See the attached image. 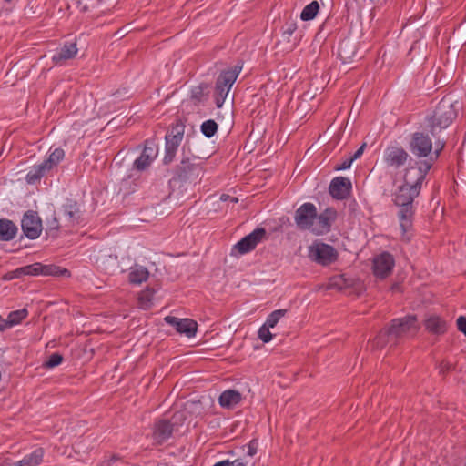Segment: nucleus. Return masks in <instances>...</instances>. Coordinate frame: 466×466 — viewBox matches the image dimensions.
Instances as JSON below:
<instances>
[{"instance_id":"obj_31","label":"nucleus","mask_w":466,"mask_h":466,"mask_svg":"<svg viewBox=\"0 0 466 466\" xmlns=\"http://www.w3.org/2000/svg\"><path fill=\"white\" fill-rule=\"evenodd\" d=\"M28 315L26 309H21L18 310L11 311L7 318L5 319L6 323V329L11 328L15 325L19 324Z\"/></svg>"},{"instance_id":"obj_37","label":"nucleus","mask_w":466,"mask_h":466,"mask_svg":"<svg viewBox=\"0 0 466 466\" xmlns=\"http://www.w3.org/2000/svg\"><path fill=\"white\" fill-rule=\"evenodd\" d=\"M288 312L287 309H277V310H274L273 312H271L266 322L264 323V325L269 327V328H274L279 320L284 317L286 315V313Z\"/></svg>"},{"instance_id":"obj_55","label":"nucleus","mask_w":466,"mask_h":466,"mask_svg":"<svg viewBox=\"0 0 466 466\" xmlns=\"http://www.w3.org/2000/svg\"><path fill=\"white\" fill-rule=\"evenodd\" d=\"M399 288H400L399 284H393V285L391 286V289H392V290H398V289H399Z\"/></svg>"},{"instance_id":"obj_43","label":"nucleus","mask_w":466,"mask_h":466,"mask_svg":"<svg viewBox=\"0 0 466 466\" xmlns=\"http://www.w3.org/2000/svg\"><path fill=\"white\" fill-rule=\"evenodd\" d=\"M59 228V222L55 213L52 218L47 220V231L57 230Z\"/></svg>"},{"instance_id":"obj_5","label":"nucleus","mask_w":466,"mask_h":466,"mask_svg":"<svg viewBox=\"0 0 466 466\" xmlns=\"http://www.w3.org/2000/svg\"><path fill=\"white\" fill-rule=\"evenodd\" d=\"M390 331V336L394 338L397 341L407 335H414L420 329L418 319L415 315H409L400 319L391 320L390 325L387 328Z\"/></svg>"},{"instance_id":"obj_16","label":"nucleus","mask_w":466,"mask_h":466,"mask_svg":"<svg viewBox=\"0 0 466 466\" xmlns=\"http://www.w3.org/2000/svg\"><path fill=\"white\" fill-rule=\"evenodd\" d=\"M165 321L175 327L178 333L184 334L187 338H192L196 335L198 324L193 319H178L177 317L167 316L165 318Z\"/></svg>"},{"instance_id":"obj_27","label":"nucleus","mask_w":466,"mask_h":466,"mask_svg":"<svg viewBox=\"0 0 466 466\" xmlns=\"http://www.w3.org/2000/svg\"><path fill=\"white\" fill-rule=\"evenodd\" d=\"M43 456V449H35L30 454L25 456L21 461H16V466H37L42 462Z\"/></svg>"},{"instance_id":"obj_47","label":"nucleus","mask_w":466,"mask_h":466,"mask_svg":"<svg viewBox=\"0 0 466 466\" xmlns=\"http://www.w3.org/2000/svg\"><path fill=\"white\" fill-rule=\"evenodd\" d=\"M120 460H121V458L119 456L111 455L108 459H106L101 462V466H111L116 461H120Z\"/></svg>"},{"instance_id":"obj_36","label":"nucleus","mask_w":466,"mask_h":466,"mask_svg":"<svg viewBox=\"0 0 466 466\" xmlns=\"http://www.w3.org/2000/svg\"><path fill=\"white\" fill-rule=\"evenodd\" d=\"M195 165L190 163L189 158L182 159L177 167V174L180 178H185L187 173L194 169Z\"/></svg>"},{"instance_id":"obj_51","label":"nucleus","mask_w":466,"mask_h":466,"mask_svg":"<svg viewBox=\"0 0 466 466\" xmlns=\"http://www.w3.org/2000/svg\"><path fill=\"white\" fill-rule=\"evenodd\" d=\"M5 329H6V323L5 320L0 315V330L3 331Z\"/></svg>"},{"instance_id":"obj_53","label":"nucleus","mask_w":466,"mask_h":466,"mask_svg":"<svg viewBox=\"0 0 466 466\" xmlns=\"http://www.w3.org/2000/svg\"><path fill=\"white\" fill-rule=\"evenodd\" d=\"M232 203H238V199L236 197H230L228 199Z\"/></svg>"},{"instance_id":"obj_18","label":"nucleus","mask_w":466,"mask_h":466,"mask_svg":"<svg viewBox=\"0 0 466 466\" xmlns=\"http://www.w3.org/2000/svg\"><path fill=\"white\" fill-rule=\"evenodd\" d=\"M351 189V182L349 178L337 177L330 182L329 190L330 195L336 199L346 198Z\"/></svg>"},{"instance_id":"obj_10","label":"nucleus","mask_w":466,"mask_h":466,"mask_svg":"<svg viewBox=\"0 0 466 466\" xmlns=\"http://www.w3.org/2000/svg\"><path fill=\"white\" fill-rule=\"evenodd\" d=\"M21 227L24 234L30 239L37 238L43 229L41 218L37 212L32 210L25 213Z\"/></svg>"},{"instance_id":"obj_23","label":"nucleus","mask_w":466,"mask_h":466,"mask_svg":"<svg viewBox=\"0 0 466 466\" xmlns=\"http://www.w3.org/2000/svg\"><path fill=\"white\" fill-rule=\"evenodd\" d=\"M355 279L345 274L336 275L329 279L328 287L330 289L346 290L354 286Z\"/></svg>"},{"instance_id":"obj_42","label":"nucleus","mask_w":466,"mask_h":466,"mask_svg":"<svg viewBox=\"0 0 466 466\" xmlns=\"http://www.w3.org/2000/svg\"><path fill=\"white\" fill-rule=\"evenodd\" d=\"M353 163V160L352 158H350V157H347L346 159L342 160L341 163H339L337 164L335 167H334V169L335 170H345V169H348L350 167L351 164Z\"/></svg>"},{"instance_id":"obj_46","label":"nucleus","mask_w":466,"mask_h":466,"mask_svg":"<svg viewBox=\"0 0 466 466\" xmlns=\"http://www.w3.org/2000/svg\"><path fill=\"white\" fill-rule=\"evenodd\" d=\"M297 29V25L295 22L286 23L283 34L287 35H291Z\"/></svg>"},{"instance_id":"obj_4","label":"nucleus","mask_w":466,"mask_h":466,"mask_svg":"<svg viewBox=\"0 0 466 466\" xmlns=\"http://www.w3.org/2000/svg\"><path fill=\"white\" fill-rule=\"evenodd\" d=\"M185 133V125L181 120H177L172 125L166 135V154L163 159L165 164L171 163L176 156L177 150L182 142Z\"/></svg>"},{"instance_id":"obj_1","label":"nucleus","mask_w":466,"mask_h":466,"mask_svg":"<svg viewBox=\"0 0 466 466\" xmlns=\"http://www.w3.org/2000/svg\"><path fill=\"white\" fill-rule=\"evenodd\" d=\"M420 187H410L406 185L400 186L393 195V201L400 207L399 219L401 229L402 240L408 242L410 239V229L412 227V218L414 215L413 200L419 196Z\"/></svg>"},{"instance_id":"obj_9","label":"nucleus","mask_w":466,"mask_h":466,"mask_svg":"<svg viewBox=\"0 0 466 466\" xmlns=\"http://www.w3.org/2000/svg\"><path fill=\"white\" fill-rule=\"evenodd\" d=\"M395 266L393 256L387 252H381L373 258L372 271L376 278L385 279L390 276Z\"/></svg>"},{"instance_id":"obj_13","label":"nucleus","mask_w":466,"mask_h":466,"mask_svg":"<svg viewBox=\"0 0 466 466\" xmlns=\"http://www.w3.org/2000/svg\"><path fill=\"white\" fill-rule=\"evenodd\" d=\"M409 158V154L402 147H389L384 152V161L387 167H393L395 169L403 167Z\"/></svg>"},{"instance_id":"obj_33","label":"nucleus","mask_w":466,"mask_h":466,"mask_svg":"<svg viewBox=\"0 0 466 466\" xmlns=\"http://www.w3.org/2000/svg\"><path fill=\"white\" fill-rule=\"evenodd\" d=\"M319 4L318 1L314 0L303 8V10L300 14V19L302 21L312 20L313 18H315V16L319 13Z\"/></svg>"},{"instance_id":"obj_38","label":"nucleus","mask_w":466,"mask_h":466,"mask_svg":"<svg viewBox=\"0 0 466 466\" xmlns=\"http://www.w3.org/2000/svg\"><path fill=\"white\" fill-rule=\"evenodd\" d=\"M63 361V356L59 353H53L49 358L44 362V367L52 369L59 364H61Z\"/></svg>"},{"instance_id":"obj_24","label":"nucleus","mask_w":466,"mask_h":466,"mask_svg":"<svg viewBox=\"0 0 466 466\" xmlns=\"http://www.w3.org/2000/svg\"><path fill=\"white\" fill-rule=\"evenodd\" d=\"M17 233V227L15 224L6 218L0 219V240L10 241Z\"/></svg>"},{"instance_id":"obj_21","label":"nucleus","mask_w":466,"mask_h":466,"mask_svg":"<svg viewBox=\"0 0 466 466\" xmlns=\"http://www.w3.org/2000/svg\"><path fill=\"white\" fill-rule=\"evenodd\" d=\"M241 394L238 390H228L220 394L218 402L220 406L225 409H233L241 401Z\"/></svg>"},{"instance_id":"obj_20","label":"nucleus","mask_w":466,"mask_h":466,"mask_svg":"<svg viewBox=\"0 0 466 466\" xmlns=\"http://www.w3.org/2000/svg\"><path fill=\"white\" fill-rule=\"evenodd\" d=\"M77 51L78 49L76 43H66L53 56L52 60L56 65L61 66L65 61L75 57Z\"/></svg>"},{"instance_id":"obj_28","label":"nucleus","mask_w":466,"mask_h":466,"mask_svg":"<svg viewBox=\"0 0 466 466\" xmlns=\"http://www.w3.org/2000/svg\"><path fill=\"white\" fill-rule=\"evenodd\" d=\"M148 276L149 272L145 267L135 265L130 268L128 279L133 284H141L148 279Z\"/></svg>"},{"instance_id":"obj_11","label":"nucleus","mask_w":466,"mask_h":466,"mask_svg":"<svg viewBox=\"0 0 466 466\" xmlns=\"http://www.w3.org/2000/svg\"><path fill=\"white\" fill-rule=\"evenodd\" d=\"M266 229L263 228H258L250 234L241 238L235 246L234 249L239 254H246L253 250L258 243L262 241L266 237Z\"/></svg>"},{"instance_id":"obj_49","label":"nucleus","mask_w":466,"mask_h":466,"mask_svg":"<svg viewBox=\"0 0 466 466\" xmlns=\"http://www.w3.org/2000/svg\"><path fill=\"white\" fill-rule=\"evenodd\" d=\"M365 147L366 143H363L352 156H350V157L352 158L353 161L360 157L363 154Z\"/></svg>"},{"instance_id":"obj_25","label":"nucleus","mask_w":466,"mask_h":466,"mask_svg":"<svg viewBox=\"0 0 466 466\" xmlns=\"http://www.w3.org/2000/svg\"><path fill=\"white\" fill-rule=\"evenodd\" d=\"M63 213L69 225L77 224L80 220L81 211L76 202H68L63 205Z\"/></svg>"},{"instance_id":"obj_41","label":"nucleus","mask_w":466,"mask_h":466,"mask_svg":"<svg viewBox=\"0 0 466 466\" xmlns=\"http://www.w3.org/2000/svg\"><path fill=\"white\" fill-rule=\"evenodd\" d=\"M213 466H247V462H244L241 459H237L232 461L224 460L215 463Z\"/></svg>"},{"instance_id":"obj_56","label":"nucleus","mask_w":466,"mask_h":466,"mask_svg":"<svg viewBox=\"0 0 466 466\" xmlns=\"http://www.w3.org/2000/svg\"><path fill=\"white\" fill-rule=\"evenodd\" d=\"M5 2H7V3H9V2H11L12 0H5Z\"/></svg>"},{"instance_id":"obj_7","label":"nucleus","mask_w":466,"mask_h":466,"mask_svg":"<svg viewBox=\"0 0 466 466\" xmlns=\"http://www.w3.org/2000/svg\"><path fill=\"white\" fill-rule=\"evenodd\" d=\"M317 218V208L314 204L307 202L302 204L295 212L294 220L298 228L311 230Z\"/></svg>"},{"instance_id":"obj_30","label":"nucleus","mask_w":466,"mask_h":466,"mask_svg":"<svg viewBox=\"0 0 466 466\" xmlns=\"http://www.w3.org/2000/svg\"><path fill=\"white\" fill-rule=\"evenodd\" d=\"M46 172H48V169L43 163L33 167L26 175L27 183L35 184L36 181L40 180Z\"/></svg>"},{"instance_id":"obj_3","label":"nucleus","mask_w":466,"mask_h":466,"mask_svg":"<svg viewBox=\"0 0 466 466\" xmlns=\"http://www.w3.org/2000/svg\"><path fill=\"white\" fill-rule=\"evenodd\" d=\"M240 71L241 66H235L232 68L222 71L218 76L215 88V102L218 108L223 106L226 97L237 80Z\"/></svg>"},{"instance_id":"obj_12","label":"nucleus","mask_w":466,"mask_h":466,"mask_svg":"<svg viewBox=\"0 0 466 466\" xmlns=\"http://www.w3.org/2000/svg\"><path fill=\"white\" fill-rule=\"evenodd\" d=\"M410 151L418 157H427L432 150L431 138L421 132H416L410 141Z\"/></svg>"},{"instance_id":"obj_19","label":"nucleus","mask_w":466,"mask_h":466,"mask_svg":"<svg viewBox=\"0 0 466 466\" xmlns=\"http://www.w3.org/2000/svg\"><path fill=\"white\" fill-rule=\"evenodd\" d=\"M425 329L434 335H443L448 329V322L439 315L429 314L424 319Z\"/></svg>"},{"instance_id":"obj_50","label":"nucleus","mask_w":466,"mask_h":466,"mask_svg":"<svg viewBox=\"0 0 466 466\" xmlns=\"http://www.w3.org/2000/svg\"><path fill=\"white\" fill-rule=\"evenodd\" d=\"M2 466H16V461H12L9 458H1Z\"/></svg>"},{"instance_id":"obj_2","label":"nucleus","mask_w":466,"mask_h":466,"mask_svg":"<svg viewBox=\"0 0 466 466\" xmlns=\"http://www.w3.org/2000/svg\"><path fill=\"white\" fill-rule=\"evenodd\" d=\"M456 101H452L451 97H443L435 107L432 116L429 118V125L431 133L448 127L457 116L455 108Z\"/></svg>"},{"instance_id":"obj_26","label":"nucleus","mask_w":466,"mask_h":466,"mask_svg":"<svg viewBox=\"0 0 466 466\" xmlns=\"http://www.w3.org/2000/svg\"><path fill=\"white\" fill-rule=\"evenodd\" d=\"M397 342L396 340L394 339V338H392L391 336H390V331L388 329H385L383 330H381L377 336L376 338L372 340L371 342V347L372 349L374 350H380V349H383L385 346H387L388 344L390 345H395Z\"/></svg>"},{"instance_id":"obj_54","label":"nucleus","mask_w":466,"mask_h":466,"mask_svg":"<svg viewBox=\"0 0 466 466\" xmlns=\"http://www.w3.org/2000/svg\"><path fill=\"white\" fill-rule=\"evenodd\" d=\"M442 147H443V146H441V148L436 149V151H435V158H437L439 157V154H440L441 150L442 149Z\"/></svg>"},{"instance_id":"obj_17","label":"nucleus","mask_w":466,"mask_h":466,"mask_svg":"<svg viewBox=\"0 0 466 466\" xmlns=\"http://www.w3.org/2000/svg\"><path fill=\"white\" fill-rule=\"evenodd\" d=\"M336 218L337 212L333 208H327L319 215L317 214L312 232L316 235L329 232Z\"/></svg>"},{"instance_id":"obj_22","label":"nucleus","mask_w":466,"mask_h":466,"mask_svg":"<svg viewBox=\"0 0 466 466\" xmlns=\"http://www.w3.org/2000/svg\"><path fill=\"white\" fill-rule=\"evenodd\" d=\"M403 179L404 185L410 187H420L421 188V184L424 180L423 172L416 167H410L406 169Z\"/></svg>"},{"instance_id":"obj_29","label":"nucleus","mask_w":466,"mask_h":466,"mask_svg":"<svg viewBox=\"0 0 466 466\" xmlns=\"http://www.w3.org/2000/svg\"><path fill=\"white\" fill-rule=\"evenodd\" d=\"M339 56L346 63L355 55V46L349 40H343L339 45Z\"/></svg>"},{"instance_id":"obj_40","label":"nucleus","mask_w":466,"mask_h":466,"mask_svg":"<svg viewBox=\"0 0 466 466\" xmlns=\"http://www.w3.org/2000/svg\"><path fill=\"white\" fill-rule=\"evenodd\" d=\"M204 89L205 87L202 85L193 87L191 90V98L198 102L201 101L204 96Z\"/></svg>"},{"instance_id":"obj_52","label":"nucleus","mask_w":466,"mask_h":466,"mask_svg":"<svg viewBox=\"0 0 466 466\" xmlns=\"http://www.w3.org/2000/svg\"><path fill=\"white\" fill-rule=\"evenodd\" d=\"M229 198H230L229 195L222 194L220 197V200L225 202V201H228L229 199Z\"/></svg>"},{"instance_id":"obj_39","label":"nucleus","mask_w":466,"mask_h":466,"mask_svg":"<svg viewBox=\"0 0 466 466\" xmlns=\"http://www.w3.org/2000/svg\"><path fill=\"white\" fill-rule=\"evenodd\" d=\"M269 327L266 326V325H263L262 327H260V329H258V338L265 343H268L269 342L272 338H273V335L272 333L269 331Z\"/></svg>"},{"instance_id":"obj_34","label":"nucleus","mask_w":466,"mask_h":466,"mask_svg":"<svg viewBox=\"0 0 466 466\" xmlns=\"http://www.w3.org/2000/svg\"><path fill=\"white\" fill-rule=\"evenodd\" d=\"M154 297L153 289H145L140 292L138 297L139 306L143 309H149L152 305V300Z\"/></svg>"},{"instance_id":"obj_15","label":"nucleus","mask_w":466,"mask_h":466,"mask_svg":"<svg viewBox=\"0 0 466 466\" xmlns=\"http://www.w3.org/2000/svg\"><path fill=\"white\" fill-rule=\"evenodd\" d=\"M174 425L166 419L156 420L153 428L151 438L155 444L160 445L166 442L173 433Z\"/></svg>"},{"instance_id":"obj_14","label":"nucleus","mask_w":466,"mask_h":466,"mask_svg":"<svg viewBox=\"0 0 466 466\" xmlns=\"http://www.w3.org/2000/svg\"><path fill=\"white\" fill-rule=\"evenodd\" d=\"M157 156V147L153 142H146L140 156L134 161L133 168L138 172L145 171Z\"/></svg>"},{"instance_id":"obj_8","label":"nucleus","mask_w":466,"mask_h":466,"mask_svg":"<svg viewBox=\"0 0 466 466\" xmlns=\"http://www.w3.org/2000/svg\"><path fill=\"white\" fill-rule=\"evenodd\" d=\"M66 275L68 273L67 269L60 270L58 268L53 266V265H43L41 263H34L31 265H27L25 267H21L16 268L14 271V276L15 278H19L23 275H29V276H37V275H44V276H51V275Z\"/></svg>"},{"instance_id":"obj_35","label":"nucleus","mask_w":466,"mask_h":466,"mask_svg":"<svg viewBox=\"0 0 466 466\" xmlns=\"http://www.w3.org/2000/svg\"><path fill=\"white\" fill-rule=\"evenodd\" d=\"M200 128L203 135L210 138L217 133L218 126L214 120L209 119L203 122Z\"/></svg>"},{"instance_id":"obj_32","label":"nucleus","mask_w":466,"mask_h":466,"mask_svg":"<svg viewBox=\"0 0 466 466\" xmlns=\"http://www.w3.org/2000/svg\"><path fill=\"white\" fill-rule=\"evenodd\" d=\"M65 157V152L62 148H56L47 157L46 160L43 162L45 167L50 171L53 167H56L60 161L63 160Z\"/></svg>"},{"instance_id":"obj_6","label":"nucleus","mask_w":466,"mask_h":466,"mask_svg":"<svg viewBox=\"0 0 466 466\" xmlns=\"http://www.w3.org/2000/svg\"><path fill=\"white\" fill-rule=\"evenodd\" d=\"M309 257L321 266H329L338 259L339 253L332 246L315 241L309 248Z\"/></svg>"},{"instance_id":"obj_44","label":"nucleus","mask_w":466,"mask_h":466,"mask_svg":"<svg viewBox=\"0 0 466 466\" xmlns=\"http://www.w3.org/2000/svg\"><path fill=\"white\" fill-rule=\"evenodd\" d=\"M258 451V441L256 440H252L248 444L247 455L253 457Z\"/></svg>"},{"instance_id":"obj_48","label":"nucleus","mask_w":466,"mask_h":466,"mask_svg":"<svg viewBox=\"0 0 466 466\" xmlns=\"http://www.w3.org/2000/svg\"><path fill=\"white\" fill-rule=\"evenodd\" d=\"M431 164L427 161L422 162L420 164V166L417 167L418 169H420L423 172V179H425V177H426L428 171L431 169Z\"/></svg>"},{"instance_id":"obj_45","label":"nucleus","mask_w":466,"mask_h":466,"mask_svg":"<svg viewBox=\"0 0 466 466\" xmlns=\"http://www.w3.org/2000/svg\"><path fill=\"white\" fill-rule=\"evenodd\" d=\"M458 329L466 336V318L460 316L456 320Z\"/></svg>"}]
</instances>
